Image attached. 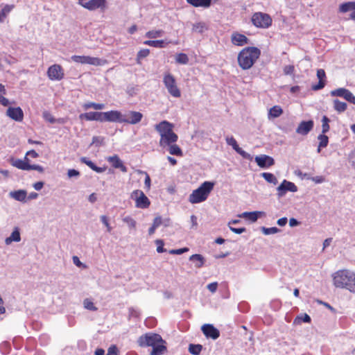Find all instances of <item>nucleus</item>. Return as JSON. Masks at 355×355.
Listing matches in <instances>:
<instances>
[{
    "instance_id": "obj_1",
    "label": "nucleus",
    "mask_w": 355,
    "mask_h": 355,
    "mask_svg": "<svg viewBox=\"0 0 355 355\" xmlns=\"http://www.w3.org/2000/svg\"><path fill=\"white\" fill-rule=\"evenodd\" d=\"M333 285L336 288H345L351 293H355V272L341 269L331 275Z\"/></svg>"
},
{
    "instance_id": "obj_2",
    "label": "nucleus",
    "mask_w": 355,
    "mask_h": 355,
    "mask_svg": "<svg viewBox=\"0 0 355 355\" xmlns=\"http://www.w3.org/2000/svg\"><path fill=\"white\" fill-rule=\"evenodd\" d=\"M173 128V124L168 121H162L155 125V128L160 135L159 144L161 147L165 148L177 142L178 136L174 132Z\"/></svg>"
},
{
    "instance_id": "obj_3",
    "label": "nucleus",
    "mask_w": 355,
    "mask_h": 355,
    "mask_svg": "<svg viewBox=\"0 0 355 355\" xmlns=\"http://www.w3.org/2000/svg\"><path fill=\"white\" fill-rule=\"evenodd\" d=\"M261 55V50L255 46L243 48L238 54L237 62L243 70L251 69Z\"/></svg>"
},
{
    "instance_id": "obj_4",
    "label": "nucleus",
    "mask_w": 355,
    "mask_h": 355,
    "mask_svg": "<svg viewBox=\"0 0 355 355\" xmlns=\"http://www.w3.org/2000/svg\"><path fill=\"white\" fill-rule=\"evenodd\" d=\"M214 183L209 181L204 182L198 189L190 194L189 201L197 204L206 200L214 189Z\"/></svg>"
},
{
    "instance_id": "obj_5",
    "label": "nucleus",
    "mask_w": 355,
    "mask_h": 355,
    "mask_svg": "<svg viewBox=\"0 0 355 355\" xmlns=\"http://www.w3.org/2000/svg\"><path fill=\"white\" fill-rule=\"evenodd\" d=\"M251 21L257 28H268L272 26V19L267 13L257 12L252 15Z\"/></svg>"
},
{
    "instance_id": "obj_6",
    "label": "nucleus",
    "mask_w": 355,
    "mask_h": 355,
    "mask_svg": "<svg viewBox=\"0 0 355 355\" xmlns=\"http://www.w3.org/2000/svg\"><path fill=\"white\" fill-rule=\"evenodd\" d=\"M163 83L168 92L174 98L181 96V91L177 85L175 77L170 73H166L164 75Z\"/></svg>"
},
{
    "instance_id": "obj_7",
    "label": "nucleus",
    "mask_w": 355,
    "mask_h": 355,
    "mask_svg": "<svg viewBox=\"0 0 355 355\" xmlns=\"http://www.w3.org/2000/svg\"><path fill=\"white\" fill-rule=\"evenodd\" d=\"M71 60L76 63L87 64L93 66H103L107 64V60L89 55H72Z\"/></svg>"
},
{
    "instance_id": "obj_8",
    "label": "nucleus",
    "mask_w": 355,
    "mask_h": 355,
    "mask_svg": "<svg viewBox=\"0 0 355 355\" xmlns=\"http://www.w3.org/2000/svg\"><path fill=\"white\" fill-rule=\"evenodd\" d=\"M165 343L159 334L155 333H146L139 337L137 343L141 347H150L154 343Z\"/></svg>"
},
{
    "instance_id": "obj_9",
    "label": "nucleus",
    "mask_w": 355,
    "mask_h": 355,
    "mask_svg": "<svg viewBox=\"0 0 355 355\" xmlns=\"http://www.w3.org/2000/svg\"><path fill=\"white\" fill-rule=\"evenodd\" d=\"M130 198L135 200V207L140 209H146L149 207L150 201L144 193L139 189L135 190L131 193Z\"/></svg>"
},
{
    "instance_id": "obj_10",
    "label": "nucleus",
    "mask_w": 355,
    "mask_h": 355,
    "mask_svg": "<svg viewBox=\"0 0 355 355\" xmlns=\"http://www.w3.org/2000/svg\"><path fill=\"white\" fill-rule=\"evenodd\" d=\"M12 165L17 168L25 170V171H30V170H35L40 173L44 172V168L42 166L37 165V164H30V160L28 157H25L24 160L21 159H17L13 163Z\"/></svg>"
},
{
    "instance_id": "obj_11",
    "label": "nucleus",
    "mask_w": 355,
    "mask_h": 355,
    "mask_svg": "<svg viewBox=\"0 0 355 355\" xmlns=\"http://www.w3.org/2000/svg\"><path fill=\"white\" fill-rule=\"evenodd\" d=\"M47 76L52 81H60L64 77L62 67L58 64L50 66L47 70Z\"/></svg>"
},
{
    "instance_id": "obj_12",
    "label": "nucleus",
    "mask_w": 355,
    "mask_h": 355,
    "mask_svg": "<svg viewBox=\"0 0 355 355\" xmlns=\"http://www.w3.org/2000/svg\"><path fill=\"white\" fill-rule=\"evenodd\" d=\"M124 116L118 110H111L103 112L102 122L123 123Z\"/></svg>"
},
{
    "instance_id": "obj_13",
    "label": "nucleus",
    "mask_w": 355,
    "mask_h": 355,
    "mask_svg": "<svg viewBox=\"0 0 355 355\" xmlns=\"http://www.w3.org/2000/svg\"><path fill=\"white\" fill-rule=\"evenodd\" d=\"M107 8V0H89L87 3H85L84 5V8L90 11L100 9L101 11L104 12Z\"/></svg>"
},
{
    "instance_id": "obj_14",
    "label": "nucleus",
    "mask_w": 355,
    "mask_h": 355,
    "mask_svg": "<svg viewBox=\"0 0 355 355\" xmlns=\"http://www.w3.org/2000/svg\"><path fill=\"white\" fill-rule=\"evenodd\" d=\"M331 95L332 96H340L345 98L348 102L355 104V96L348 89L345 88H338L331 92Z\"/></svg>"
},
{
    "instance_id": "obj_15",
    "label": "nucleus",
    "mask_w": 355,
    "mask_h": 355,
    "mask_svg": "<svg viewBox=\"0 0 355 355\" xmlns=\"http://www.w3.org/2000/svg\"><path fill=\"white\" fill-rule=\"evenodd\" d=\"M277 190L278 196L282 197L284 196L288 191L296 192L297 191V187L294 183L284 180L277 188Z\"/></svg>"
},
{
    "instance_id": "obj_16",
    "label": "nucleus",
    "mask_w": 355,
    "mask_h": 355,
    "mask_svg": "<svg viewBox=\"0 0 355 355\" xmlns=\"http://www.w3.org/2000/svg\"><path fill=\"white\" fill-rule=\"evenodd\" d=\"M201 329L202 333L207 338H211L214 340H216L220 336L219 331L212 324H204L202 326Z\"/></svg>"
},
{
    "instance_id": "obj_17",
    "label": "nucleus",
    "mask_w": 355,
    "mask_h": 355,
    "mask_svg": "<svg viewBox=\"0 0 355 355\" xmlns=\"http://www.w3.org/2000/svg\"><path fill=\"white\" fill-rule=\"evenodd\" d=\"M6 114L12 120L16 121H22L24 119V112L21 107H10L7 110Z\"/></svg>"
},
{
    "instance_id": "obj_18",
    "label": "nucleus",
    "mask_w": 355,
    "mask_h": 355,
    "mask_svg": "<svg viewBox=\"0 0 355 355\" xmlns=\"http://www.w3.org/2000/svg\"><path fill=\"white\" fill-rule=\"evenodd\" d=\"M313 125L312 120L303 121L297 126L296 132L301 135H306L313 128Z\"/></svg>"
},
{
    "instance_id": "obj_19",
    "label": "nucleus",
    "mask_w": 355,
    "mask_h": 355,
    "mask_svg": "<svg viewBox=\"0 0 355 355\" xmlns=\"http://www.w3.org/2000/svg\"><path fill=\"white\" fill-rule=\"evenodd\" d=\"M255 162L261 168H268L275 164L274 159L266 155L257 156L255 157Z\"/></svg>"
},
{
    "instance_id": "obj_20",
    "label": "nucleus",
    "mask_w": 355,
    "mask_h": 355,
    "mask_svg": "<svg viewBox=\"0 0 355 355\" xmlns=\"http://www.w3.org/2000/svg\"><path fill=\"white\" fill-rule=\"evenodd\" d=\"M103 112H89L80 114L79 119L80 120L86 121H96L102 122Z\"/></svg>"
},
{
    "instance_id": "obj_21",
    "label": "nucleus",
    "mask_w": 355,
    "mask_h": 355,
    "mask_svg": "<svg viewBox=\"0 0 355 355\" xmlns=\"http://www.w3.org/2000/svg\"><path fill=\"white\" fill-rule=\"evenodd\" d=\"M231 41L233 44L239 46L248 44L250 42L249 39L245 35L237 32L232 33L231 36Z\"/></svg>"
},
{
    "instance_id": "obj_22",
    "label": "nucleus",
    "mask_w": 355,
    "mask_h": 355,
    "mask_svg": "<svg viewBox=\"0 0 355 355\" xmlns=\"http://www.w3.org/2000/svg\"><path fill=\"white\" fill-rule=\"evenodd\" d=\"M107 162L112 165V166L114 168H119L122 172L126 173L128 169L127 167L123 164L122 161L120 159L118 155H115L111 157H109L107 159Z\"/></svg>"
},
{
    "instance_id": "obj_23",
    "label": "nucleus",
    "mask_w": 355,
    "mask_h": 355,
    "mask_svg": "<svg viewBox=\"0 0 355 355\" xmlns=\"http://www.w3.org/2000/svg\"><path fill=\"white\" fill-rule=\"evenodd\" d=\"M128 118L124 117L123 123L136 124L141 121L143 117V114L139 112L130 111L128 114Z\"/></svg>"
},
{
    "instance_id": "obj_24",
    "label": "nucleus",
    "mask_w": 355,
    "mask_h": 355,
    "mask_svg": "<svg viewBox=\"0 0 355 355\" xmlns=\"http://www.w3.org/2000/svg\"><path fill=\"white\" fill-rule=\"evenodd\" d=\"M317 77L319 80L318 83L313 85L311 88L314 91L320 90L324 87L326 82V73L324 69H320L317 71Z\"/></svg>"
},
{
    "instance_id": "obj_25",
    "label": "nucleus",
    "mask_w": 355,
    "mask_h": 355,
    "mask_svg": "<svg viewBox=\"0 0 355 355\" xmlns=\"http://www.w3.org/2000/svg\"><path fill=\"white\" fill-rule=\"evenodd\" d=\"M338 10L339 12L342 13L352 11L350 15V17L352 19H355V1H349L340 4Z\"/></svg>"
},
{
    "instance_id": "obj_26",
    "label": "nucleus",
    "mask_w": 355,
    "mask_h": 355,
    "mask_svg": "<svg viewBox=\"0 0 355 355\" xmlns=\"http://www.w3.org/2000/svg\"><path fill=\"white\" fill-rule=\"evenodd\" d=\"M265 216L263 211H252V212H243L239 215V217L244 218L250 220L251 222H256L259 217Z\"/></svg>"
},
{
    "instance_id": "obj_27",
    "label": "nucleus",
    "mask_w": 355,
    "mask_h": 355,
    "mask_svg": "<svg viewBox=\"0 0 355 355\" xmlns=\"http://www.w3.org/2000/svg\"><path fill=\"white\" fill-rule=\"evenodd\" d=\"M166 343H154L150 347H153V349L151 352L150 353V355H162L166 351Z\"/></svg>"
},
{
    "instance_id": "obj_28",
    "label": "nucleus",
    "mask_w": 355,
    "mask_h": 355,
    "mask_svg": "<svg viewBox=\"0 0 355 355\" xmlns=\"http://www.w3.org/2000/svg\"><path fill=\"white\" fill-rule=\"evenodd\" d=\"M9 195L11 198L17 201L25 202L27 196V193L25 190L20 189L17 191H11Z\"/></svg>"
},
{
    "instance_id": "obj_29",
    "label": "nucleus",
    "mask_w": 355,
    "mask_h": 355,
    "mask_svg": "<svg viewBox=\"0 0 355 355\" xmlns=\"http://www.w3.org/2000/svg\"><path fill=\"white\" fill-rule=\"evenodd\" d=\"M171 42H166L164 40H146L144 42V44L150 46H153L155 48H164L166 47L168 44H170Z\"/></svg>"
},
{
    "instance_id": "obj_30",
    "label": "nucleus",
    "mask_w": 355,
    "mask_h": 355,
    "mask_svg": "<svg viewBox=\"0 0 355 355\" xmlns=\"http://www.w3.org/2000/svg\"><path fill=\"white\" fill-rule=\"evenodd\" d=\"M21 240L19 230L18 227H15L11 235L6 238L5 240V243L6 245L10 244L12 242H19Z\"/></svg>"
},
{
    "instance_id": "obj_31",
    "label": "nucleus",
    "mask_w": 355,
    "mask_h": 355,
    "mask_svg": "<svg viewBox=\"0 0 355 355\" xmlns=\"http://www.w3.org/2000/svg\"><path fill=\"white\" fill-rule=\"evenodd\" d=\"M190 261L194 262L195 267L200 268L203 266L205 263V258L199 254H195L189 257Z\"/></svg>"
},
{
    "instance_id": "obj_32",
    "label": "nucleus",
    "mask_w": 355,
    "mask_h": 355,
    "mask_svg": "<svg viewBox=\"0 0 355 355\" xmlns=\"http://www.w3.org/2000/svg\"><path fill=\"white\" fill-rule=\"evenodd\" d=\"M187 3L194 7L208 8L210 6L211 0H187Z\"/></svg>"
},
{
    "instance_id": "obj_33",
    "label": "nucleus",
    "mask_w": 355,
    "mask_h": 355,
    "mask_svg": "<svg viewBox=\"0 0 355 355\" xmlns=\"http://www.w3.org/2000/svg\"><path fill=\"white\" fill-rule=\"evenodd\" d=\"M283 114V110L279 105L272 107L268 111V118H277Z\"/></svg>"
},
{
    "instance_id": "obj_34",
    "label": "nucleus",
    "mask_w": 355,
    "mask_h": 355,
    "mask_svg": "<svg viewBox=\"0 0 355 355\" xmlns=\"http://www.w3.org/2000/svg\"><path fill=\"white\" fill-rule=\"evenodd\" d=\"M318 139L319 140V144L318 147V152L320 153L321 148H325L327 146L329 143V137L325 135V134H320L318 137Z\"/></svg>"
},
{
    "instance_id": "obj_35",
    "label": "nucleus",
    "mask_w": 355,
    "mask_h": 355,
    "mask_svg": "<svg viewBox=\"0 0 355 355\" xmlns=\"http://www.w3.org/2000/svg\"><path fill=\"white\" fill-rule=\"evenodd\" d=\"M347 105L345 102H342L338 99L334 100V108L338 112L341 113L347 110Z\"/></svg>"
},
{
    "instance_id": "obj_36",
    "label": "nucleus",
    "mask_w": 355,
    "mask_h": 355,
    "mask_svg": "<svg viewBox=\"0 0 355 355\" xmlns=\"http://www.w3.org/2000/svg\"><path fill=\"white\" fill-rule=\"evenodd\" d=\"M168 152L171 155H176V156H182V150L177 144H172L168 146Z\"/></svg>"
},
{
    "instance_id": "obj_37",
    "label": "nucleus",
    "mask_w": 355,
    "mask_h": 355,
    "mask_svg": "<svg viewBox=\"0 0 355 355\" xmlns=\"http://www.w3.org/2000/svg\"><path fill=\"white\" fill-rule=\"evenodd\" d=\"M261 176L264 178L266 181H267L269 183L273 184L274 185H276L278 182L277 178L275 176L274 174L271 173H261Z\"/></svg>"
},
{
    "instance_id": "obj_38",
    "label": "nucleus",
    "mask_w": 355,
    "mask_h": 355,
    "mask_svg": "<svg viewBox=\"0 0 355 355\" xmlns=\"http://www.w3.org/2000/svg\"><path fill=\"white\" fill-rule=\"evenodd\" d=\"M150 54V50L148 49H143L139 51L137 55L136 61L137 63L140 64L141 63V60L146 57H148Z\"/></svg>"
},
{
    "instance_id": "obj_39",
    "label": "nucleus",
    "mask_w": 355,
    "mask_h": 355,
    "mask_svg": "<svg viewBox=\"0 0 355 355\" xmlns=\"http://www.w3.org/2000/svg\"><path fill=\"white\" fill-rule=\"evenodd\" d=\"M329 122L330 119L327 116H323L322 119V133L326 134L329 131Z\"/></svg>"
},
{
    "instance_id": "obj_40",
    "label": "nucleus",
    "mask_w": 355,
    "mask_h": 355,
    "mask_svg": "<svg viewBox=\"0 0 355 355\" xmlns=\"http://www.w3.org/2000/svg\"><path fill=\"white\" fill-rule=\"evenodd\" d=\"M202 347L201 345L190 344L189 347V352L193 355H198L202 351Z\"/></svg>"
},
{
    "instance_id": "obj_41",
    "label": "nucleus",
    "mask_w": 355,
    "mask_h": 355,
    "mask_svg": "<svg viewBox=\"0 0 355 355\" xmlns=\"http://www.w3.org/2000/svg\"><path fill=\"white\" fill-rule=\"evenodd\" d=\"M164 34V31L162 30H152L149 31L146 33V37L154 39L158 37L162 36Z\"/></svg>"
},
{
    "instance_id": "obj_42",
    "label": "nucleus",
    "mask_w": 355,
    "mask_h": 355,
    "mask_svg": "<svg viewBox=\"0 0 355 355\" xmlns=\"http://www.w3.org/2000/svg\"><path fill=\"white\" fill-rule=\"evenodd\" d=\"M123 221L127 224L129 228L130 229H135L136 227V220L132 218L131 216H125L123 218Z\"/></svg>"
},
{
    "instance_id": "obj_43",
    "label": "nucleus",
    "mask_w": 355,
    "mask_h": 355,
    "mask_svg": "<svg viewBox=\"0 0 355 355\" xmlns=\"http://www.w3.org/2000/svg\"><path fill=\"white\" fill-rule=\"evenodd\" d=\"M176 62L180 64H186L189 62V58L187 54L180 53H178L176 56Z\"/></svg>"
},
{
    "instance_id": "obj_44",
    "label": "nucleus",
    "mask_w": 355,
    "mask_h": 355,
    "mask_svg": "<svg viewBox=\"0 0 355 355\" xmlns=\"http://www.w3.org/2000/svg\"><path fill=\"white\" fill-rule=\"evenodd\" d=\"M84 307L90 311H97V307H96L94 303L88 298L85 299L83 302Z\"/></svg>"
},
{
    "instance_id": "obj_45",
    "label": "nucleus",
    "mask_w": 355,
    "mask_h": 355,
    "mask_svg": "<svg viewBox=\"0 0 355 355\" xmlns=\"http://www.w3.org/2000/svg\"><path fill=\"white\" fill-rule=\"evenodd\" d=\"M155 243L157 245V252L158 253H162V252H166V249L164 248V243L163 240L157 239L155 241Z\"/></svg>"
},
{
    "instance_id": "obj_46",
    "label": "nucleus",
    "mask_w": 355,
    "mask_h": 355,
    "mask_svg": "<svg viewBox=\"0 0 355 355\" xmlns=\"http://www.w3.org/2000/svg\"><path fill=\"white\" fill-rule=\"evenodd\" d=\"M226 141H227V143L230 145V146H232L233 149L235 150V151L237 150V149H239V146L237 144V141H236V139L234 138V137H230V138H227L226 139Z\"/></svg>"
},
{
    "instance_id": "obj_47",
    "label": "nucleus",
    "mask_w": 355,
    "mask_h": 355,
    "mask_svg": "<svg viewBox=\"0 0 355 355\" xmlns=\"http://www.w3.org/2000/svg\"><path fill=\"white\" fill-rule=\"evenodd\" d=\"M15 8L14 5H6L2 10H1L3 16L5 17V18L7 17L8 14L11 12V10Z\"/></svg>"
},
{
    "instance_id": "obj_48",
    "label": "nucleus",
    "mask_w": 355,
    "mask_h": 355,
    "mask_svg": "<svg viewBox=\"0 0 355 355\" xmlns=\"http://www.w3.org/2000/svg\"><path fill=\"white\" fill-rule=\"evenodd\" d=\"M279 231L278 228L275 227H269V228H267V227H262V232H263V234L268 235V234H275L277 233V232Z\"/></svg>"
},
{
    "instance_id": "obj_49",
    "label": "nucleus",
    "mask_w": 355,
    "mask_h": 355,
    "mask_svg": "<svg viewBox=\"0 0 355 355\" xmlns=\"http://www.w3.org/2000/svg\"><path fill=\"white\" fill-rule=\"evenodd\" d=\"M284 73L285 75H292L295 71V67L293 65H286L283 69Z\"/></svg>"
},
{
    "instance_id": "obj_50",
    "label": "nucleus",
    "mask_w": 355,
    "mask_h": 355,
    "mask_svg": "<svg viewBox=\"0 0 355 355\" xmlns=\"http://www.w3.org/2000/svg\"><path fill=\"white\" fill-rule=\"evenodd\" d=\"M43 117L46 121H49L51 123H55V119L49 112H44L43 113Z\"/></svg>"
},
{
    "instance_id": "obj_51",
    "label": "nucleus",
    "mask_w": 355,
    "mask_h": 355,
    "mask_svg": "<svg viewBox=\"0 0 355 355\" xmlns=\"http://www.w3.org/2000/svg\"><path fill=\"white\" fill-rule=\"evenodd\" d=\"M101 220L105 225V226L107 227V232H110L112 231V227L110 226V225L109 223L107 217L105 215H103L101 216Z\"/></svg>"
},
{
    "instance_id": "obj_52",
    "label": "nucleus",
    "mask_w": 355,
    "mask_h": 355,
    "mask_svg": "<svg viewBox=\"0 0 355 355\" xmlns=\"http://www.w3.org/2000/svg\"><path fill=\"white\" fill-rule=\"evenodd\" d=\"M141 173L145 174V180H144L145 188L146 189V190H149L150 189V185H151L150 184V182H151L150 178L146 172L141 171Z\"/></svg>"
},
{
    "instance_id": "obj_53",
    "label": "nucleus",
    "mask_w": 355,
    "mask_h": 355,
    "mask_svg": "<svg viewBox=\"0 0 355 355\" xmlns=\"http://www.w3.org/2000/svg\"><path fill=\"white\" fill-rule=\"evenodd\" d=\"M188 251H189L188 248H183L176 249V250H171L169 251V253L171 254H182Z\"/></svg>"
},
{
    "instance_id": "obj_54",
    "label": "nucleus",
    "mask_w": 355,
    "mask_h": 355,
    "mask_svg": "<svg viewBox=\"0 0 355 355\" xmlns=\"http://www.w3.org/2000/svg\"><path fill=\"white\" fill-rule=\"evenodd\" d=\"M205 29V25L202 23H198L193 25V30L199 33H202Z\"/></svg>"
},
{
    "instance_id": "obj_55",
    "label": "nucleus",
    "mask_w": 355,
    "mask_h": 355,
    "mask_svg": "<svg viewBox=\"0 0 355 355\" xmlns=\"http://www.w3.org/2000/svg\"><path fill=\"white\" fill-rule=\"evenodd\" d=\"M80 160L83 163L88 166L91 169H93L95 166V164L91 160L88 159L87 157H82Z\"/></svg>"
},
{
    "instance_id": "obj_56",
    "label": "nucleus",
    "mask_w": 355,
    "mask_h": 355,
    "mask_svg": "<svg viewBox=\"0 0 355 355\" xmlns=\"http://www.w3.org/2000/svg\"><path fill=\"white\" fill-rule=\"evenodd\" d=\"M107 355H118V349L115 345H112L107 350Z\"/></svg>"
},
{
    "instance_id": "obj_57",
    "label": "nucleus",
    "mask_w": 355,
    "mask_h": 355,
    "mask_svg": "<svg viewBox=\"0 0 355 355\" xmlns=\"http://www.w3.org/2000/svg\"><path fill=\"white\" fill-rule=\"evenodd\" d=\"M218 288L217 282H212L207 285L208 290L211 293H215Z\"/></svg>"
},
{
    "instance_id": "obj_58",
    "label": "nucleus",
    "mask_w": 355,
    "mask_h": 355,
    "mask_svg": "<svg viewBox=\"0 0 355 355\" xmlns=\"http://www.w3.org/2000/svg\"><path fill=\"white\" fill-rule=\"evenodd\" d=\"M162 223V217L157 216L154 218L152 225L157 228L158 227H159L161 225Z\"/></svg>"
},
{
    "instance_id": "obj_59",
    "label": "nucleus",
    "mask_w": 355,
    "mask_h": 355,
    "mask_svg": "<svg viewBox=\"0 0 355 355\" xmlns=\"http://www.w3.org/2000/svg\"><path fill=\"white\" fill-rule=\"evenodd\" d=\"M230 229L234 233L239 234H242L246 231V229L245 227L236 228V227L230 226Z\"/></svg>"
},
{
    "instance_id": "obj_60",
    "label": "nucleus",
    "mask_w": 355,
    "mask_h": 355,
    "mask_svg": "<svg viewBox=\"0 0 355 355\" xmlns=\"http://www.w3.org/2000/svg\"><path fill=\"white\" fill-rule=\"evenodd\" d=\"M311 180L315 183H322V182H324L325 178H324V177L320 175V176H315V177L311 178Z\"/></svg>"
},
{
    "instance_id": "obj_61",
    "label": "nucleus",
    "mask_w": 355,
    "mask_h": 355,
    "mask_svg": "<svg viewBox=\"0 0 355 355\" xmlns=\"http://www.w3.org/2000/svg\"><path fill=\"white\" fill-rule=\"evenodd\" d=\"M129 314L130 317L138 318L139 312L133 308H130L129 309Z\"/></svg>"
},
{
    "instance_id": "obj_62",
    "label": "nucleus",
    "mask_w": 355,
    "mask_h": 355,
    "mask_svg": "<svg viewBox=\"0 0 355 355\" xmlns=\"http://www.w3.org/2000/svg\"><path fill=\"white\" fill-rule=\"evenodd\" d=\"M39 155L38 153L34 150H29L26 153V156L25 157H33V158H37L38 157Z\"/></svg>"
},
{
    "instance_id": "obj_63",
    "label": "nucleus",
    "mask_w": 355,
    "mask_h": 355,
    "mask_svg": "<svg viewBox=\"0 0 355 355\" xmlns=\"http://www.w3.org/2000/svg\"><path fill=\"white\" fill-rule=\"evenodd\" d=\"M94 105H95V103H94V102H88V103H84L83 105V107L85 110H87L91 108L94 109Z\"/></svg>"
},
{
    "instance_id": "obj_64",
    "label": "nucleus",
    "mask_w": 355,
    "mask_h": 355,
    "mask_svg": "<svg viewBox=\"0 0 355 355\" xmlns=\"http://www.w3.org/2000/svg\"><path fill=\"white\" fill-rule=\"evenodd\" d=\"M349 161L352 163V165L355 167V150L352 152L349 155Z\"/></svg>"
}]
</instances>
